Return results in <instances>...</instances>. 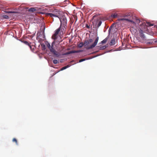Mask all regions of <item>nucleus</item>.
Returning <instances> with one entry per match:
<instances>
[{
  "label": "nucleus",
  "instance_id": "393cba45",
  "mask_svg": "<svg viewBox=\"0 0 157 157\" xmlns=\"http://www.w3.org/2000/svg\"><path fill=\"white\" fill-rule=\"evenodd\" d=\"M90 43H91L93 41V40L92 39H90L89 40H87Z\"/></svg>",
  "mask_w": 157,
  "mask_h": 157
},
{
  "label": "nucleus",
  "instance_id": "a211bd4d",
  "mask_svg": "<svg viewBox=\"0 0 157 157\" xmlns=\"http://www.w3.org/2000/svg\"><path fill=\"white\" fill-rule=\"evenodd\" d=\"M12 141L13 142H15L16 145H18V143H17V140L16 139H15V138H13L12 140Z\"/></svg>",
  "mask_w": 157,
  "mask_h": 157
},
{
  "label": "nucleus",
  "instance_id": "9b49d317",
  "mask_svg": "<svg viewBox=\"0 0 157 157\" xmlns=\"http://www.w3.org/2000/svg\"><path fill=\"white\" fill-rule=\"evenodd\" d=\"M108 38H109L108 36H107V37H106L105 39L104 40H103L101 42V43L105 44V43H106L107 42Z\"/></svg>",
  "mask_w": 157,
  "mask_h": 157
},
{
  "label": "nucleus",
  "instance_id": "cd10ccee",
  "mask_svg": "<svg viewBox=\"0 0 157 157\" xmlns=\"http://www.w3.org/2000/svg\"><path fill=\"white\" fill-rule=\"evenodd\" d=\"M70 54V52H68L65 53L63 55H69Z\"/></svg>",
  "mask_w": 157,
  "mask_h": 157
},
{
  "label": "nucleus",
  "instance_id": "7ed1b4c3",
  "mask_svg": "<svg viewBox=\"0 0 157 157\" xmlns=\"http://www.w3.org/2000/svg\"><path fill=\"white\" fill-rule=\"evenodd\" d=\"M99 37H97L95 39L94 42L92 45L90 46H88L89 42L88 40H86L84 43V46L85 47V48L87 50L92 49L95 47L97 45Z\"/></svg>",
  "mask_w": 157,
  "mask_h": 157
},
{
  "label": "nucleus",
  "instance_id": "39448f33",
  "mask_svg": "<svg viewBox=\"0 0 157 157\" xmlns=\"http://www.w3.org/2000/svg\"><path fill=\"white\" fill-rule=\"evenodd\" d=\"M65 27L60 25L59 27L55 31V33L59 35V33H60V34H63L64 33Z\"/></svg>",
  "mask_w": 157,
  "mask_h": 157
},
{
  "label": "nucleus",
  "instance_id": "7c9ffc66",
  "mask_svg": "<svg viewBox=\"0 0 157 157\" xmlns=\"http://www.w3.org/2000/svg\"><path fill=\"white\" fill-rule=\"evenodd\" d=\"M111 27V26L109 28V30L110 29V28Z\"/></svg>",
  "mask_w": 157,
  "mask_h": 157
},
{
  "label": "nucleus",
  "instance_id": "6ab92c4d",
  "mask_svg": "<svg viewBox=\"0 0 157 157\" xmlns=\"http://www.w3.org/2000/svg\"><path fill=\"white\" fill-rule=\"evenodd\" d=\"M32 46V49H30L32 51L34 52L35 49V47L34 46H33V45L31 46Z\"/></svg>",
  "mask_w": 157,
  "mask_h": 157
},
{
  "label": "nucleus",
  "instance_id": "a878e982",
  "mask_svg": "<svg viewBox=\"0 0 157 157\" xmlns=\"http://www.w3.org/2000/svg\"><path fill=\"white\" fill-rule=\"evenodd\" d=\"M147 25H149V26H153V24H151L149 22H147Z\"/></svg>",
  "mask_w": 157,
  "mask_h": 157
},
{
  "label": "nucleus",
  "instance_id": "f3484780",
  "mask_svg": "<svg viewBox=\"0 0 157 157\" xmlns=\"http://www.w3.org/2000/svg\"><path fill=\"white\" fill-rule=\"evenodd\" d=\"M117 15L116 13H115L113 14H112L111 15V17L113 18H115L117 17Z\"/></svg>",
  "mask_w": 157,
  "mask_h": 157
},
{
  "label": "nucleus",
  "instance_id": "b1692460",
  "mask_svg": "<svg viewBox=\"0 0 157 157\" xmlns=\"http://www.w3.org/2000/svg\"><path fill=\"white\" fill-rule=\"evenodd\" d=\"M41 46H42L43 50H45V45L44 44H42V45H41Z\"/></svg>",
  "mask_w": 157,
  "mask_h": 157
},
{
  "label": "nucleus",
  "instance_id": "bb28decb",
  "mask_svg": "<svg viewBox=\"0 0 157 157\" xmlns=\"http://www.w3.org/2000/svg\"><path fill=\"white\" fill-rule=\"evenodd\" d=\"M85 59H80L79 60V62H82V61H85Z\"/></svg>",
  "mask_w": 157,
  "mask_h": 157
},
{
  "label": "nucleus",
  "instance_id": "c756f323",
  "mask_svg": "<svg viewBox=\"0 0 157 157\" xmlns=\"http://www.w3.org/2000/svg\"><path fill=\"white\" fill-rule=\"evenodd\" d=\"M137 22L138 23H139L140 22V21L139 20H137Z\"/></svg>",
  "mask_w": 157,
  "mask_h": 157
},
{
  "label": "nucleus",
  "instance_id": "aec40b11",
  "mask_svg": "<svg viewBox=\"0 0 157 157\" xmlns=\"http://www.w3.org/2000/svg\"><path fill=\"white\" fill-rule=\"evenodd\" d=\"M101 21H99L98 22V27H99L101 25Z\"/></svg>",
  "mask_w": 157,
  "mask_h": 157
},
{
  "label": "nucleus",
  "instance_id": "9d476101",
  "mask_svg": "<svg viewBox=\"0 0 157 157\" xmlns=\"http://www.w3.org/2000/svg\"><path fill=\"white\" fill-rule=\"evenodd\" d=\"M23 42L26 45H28L30 47V48L32 49V46L31 45V43H29L28 42L26 41H23Z\"/></svg>",
  "mask_w": 157,
  "mask_h": 157
},
{
  "label": "nucleus",
  "instance_id": "c85d7f7f",
  "mask_svg": "<svg viewBox=\"0 0 157 157\" xmlns=\"http://www.w3.org/2000/svg\"><path fill=\"white\" fill-rule=\"evenodd\" d=\"M86 27L87 28H88V29H89L90 27V26L88 25V24H86Z\"/></svg>",
  "mask_w": 157,
  "mask_h": 157
},
{
  "label": "nucleus",
  "instance_id": "412c9836",
  "mask_svg": "<svg viewBox=\"0 0 157 157\" xmlns=\"http://www.w3.org/2000/svg\"><path fill=\"white\" fill-rule=\"evenodd\" d=\"M53 63L55 64H56L58 63V61L56 59H54L53 60Z\"/></svg>",
  "mask_w": 157,
  "mask_h": 157
},
{
  "label": "nucleus",
  "instance_id": "423d86ee",
  "mask_svg": "<svg viewBox=\"0 0 157 157\" xmlns=\"http://www.w3.org/2000/svg\"><path fill=\"white\" fill-rule=\"evenodd\" d=\"M55 44L54 42L52 43L51 48L49 49L50 51L53 53L54 55L58 57L59 56V54L55 50L54 48L53 47V45Z\"/></svg>",
  "mask_w": 157,
  "mask_h": 157
},
{
  "label": "nucleus",
  "instance_id": "4be33fe9",
  "mask_svg": "<svg viewBox=\"0 0 157 157\" xmlns=\"http://www.w3.org/2000/svg\"><path fill=\"white\" fill-rule=\"evenodd\" d=\"M6 12L8 13H17L15 11H6Z\"/></svg>",
  "mask_w": 157,
  "mask_h": 157
},
{
  "label": "nucleus",
  "instance_id": "1a4fd4ad",
  "mask_svg": "<svg viewBox=\"0 0 157 157\" xmlns=\"http://www.w3.org/2000/svg\"><path fill=\"white\" fill-rule=\"evenodd\" d=\"M59 35L58 34H56L54 33V34L52 36V39L55 40L57 39Z\"/></svg>",
  "mask_w": 157,
  "mask_h": 157
},
{
  "label": "nucleus",
  "instance_id": "f257e3e1",
  "mask_svg": "<svg viewBox=\"0 0 157 157\" xmlns=\"http://www.w3.org/2000/svg\"><path fill=\"white\" fill-rule=\"evenodd\" d=\"M63 12L55 9L52 12V13H46L47 16H49L50 17L53 18V17H60L61 14H63Z\"/></svg>",
  "mask_w": 157,
  "mask_h": 157
},
{
  "label": "nucleus",
  "instance_id": "f8f14e48",
  "mask_svg": "<svg viewBox=\"0 0 157 157\" xmlns=\"http://www.w3.org/2000/svg\"><path fill=\"white\" fill-rule=\"evenodd\" d=\"M36 10V9L34 8H31L29 9L28 11L29 12H33Z\"/></svg>",
  "mask_w": 157,
  "mask_h": 157
},
{
  "label": "nucleus",
  "instance_id": "2eb2a0df",
  "mask_svg": "<svg viewBox=\"0 0 157 157\" xmlns=\"http://www.w3.org/2000/svg\"><path fill=\"white\" fill-rule=\"evenodd\" d=\"M70 54L71 53H78L79 52L78 51H71L69 52Z\"/></svg>",
  "mask_w": 157,
  "mask_h": 157
},
{
  "label": "nucleus",
  "instance_id": "dca6fc26",
  "mask_svg": "<svg viewBox=\"0 0 157 157\" xmlns=\"http://www.w3.org/2000/svg\"><path fill=\"white\" fill-rule=\"evenodd\" d=\"M83 46H84V43L81 42L79 44L78 46L79 48H82Z\"/></svg>",
  "mask_w": 157,
  "mask_h": 157
},
{
  "label": "nucleus",
  "instance_id": "f03ea898",
  "mask_svg": "<svg viewBox=\"0 0 157 157\" xmlns=\"http://www.w3.org/2000/svg\"><path fill=\"white\" fill-rule=\"evenodd\" d=\"M124 18H119L117 20L118 21H128L133 22L132 20V14L131 13H127L121 16Z\"/></svg>",
  "mask_w": 157,
  "mask_h": 157
},
{
  "label": "nucleus",
  "instance_id": "2f4dec72",
  "mask_svg": "<svg viewBox=\"0 0 157 157\" xmlns=\"http://www.w3.org/2000/svg\"><path fill=\"white\" fill-rule=\"evenodd\" d=\"M37 36L38 35V33H37Z\"/></svg>",
  "mask_w": 157,
  "mask_h": 157
},
{
  "label": "nucleus",
  "instance_id": "6e6552de",
  "mask_svg": "<svg viewBox=\"0 0 157 157\" xmlns=\"http://www.w3.org/2000/svg\"><path fill=\"white\" fill-rule=\"evenodd\" d=\"M115 44V40L114 38L112 39L110 42L109 43V44L110 46H113Z\"/></svg>",
  "mask_w": 157,
  "mask_h": 157
},
{
  "label": "nucleus",
  "instance_id": "5701e85b",
  "mask_svg": "<svg viewBox=\"0 0 157 157\" xmlns=\"http://www.w3.org/2000/svg\"><path fill=\"white\" fill-rule=\"evenodd\" d=\"M47 46L48 48L49 49L51 47V45L49 43H48L47 44Z\"/></svg>",
  "mask_w": 157,
  "mask_h": 157
},
{
  "label": "nucleus",
  "instance_id": "4468645a",
  "mask_svg": "<svg viewBox=\"0 0 157 157\" xmlns=\"http://www.w3.org/2000/svg\"><path fill=\"white\" fill-rule=\"evenodd\" d=\"M69 67H70V66L69 65H67V66L63 67L61 69V70L63 71L64 70L66 69L67 68Z\"/></svg>",
  "mask_w": 157,
  "mask_h": 157
},
{
  "label": "nucleus",
  "instance_id": "20e7f679",
  "mask_svg": "<svg viewBox=\"0 0 157 157\" xmlns=\"http://www.w3.org/2000/svg\"><path fill=\"white\" fill-rule=\"evenodd\" d=\"M61 14L60 15V17H58L61 22L60 25L62 26V24L65 25L67 24V18L65 16L64 13L63 12V14Z\"/></svg>",
  "mask_w": 157,
  "mask_h": 157
},
{
  "label": "nucleus",
  "instance_id": "0eeeda50",
  "mask_svg": "<svg viewBox=\"0 0 157 157\" xmlns=\"http://www.w3.org/2000/svg\"><path fill=\"white\" fill-rule=\"evenodd\" d=\"M140 37L143 39H144L145 38V36H144V34L143 33V31L140 30Z\"/></svg>",
  "mask_w": 157,
  "mask_h": 157
},
{
  "label": "nucleus",
  "instance_id": "ddd939ff",
  "mask_svg": "<svg viewBox=\"0 0 157 157\" xmlns=\"http://www.w3.org/2000/svg\"><path fill=\"white\" fill-rule=\"evenodd\" d=\"M107 47V46L106 45H104L100 47L99 49L100 50H104Z\"/></svg>",
  "mask_w": 157,
  "mask_h": 157
}]
</instances>
